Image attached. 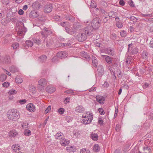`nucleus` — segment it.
Listing matches in <instances>:
<instances>
[{"label": "nucleus", "mask_w": 153, "mask_h": 153, "mask_svg": "<svg viewBox=\"0 0 153 153\" xmlns=\"http://www.w3.org/2000/svg\"><path fill=\"white\" fill-rule=\"evenodd\" d=\"M29 126V124L23 122L22 124V126L24 128H27Z\"/></svg>", "instance_id": "603ef678"}, {"label": "nucleus", "mask_w": 153, "mask_h": 153, "mask_svg": "<svg viewBox=\"0 0 153 153\" xmlns=\"http://www.w3.org/2000/svg\"><path fill=\"white\" fill-rule=\"evenodd\" d=\"M24 13V11L22 9H20L18 11V13L20 15H22Z\"/></svg>", "instance_id": "338daca9"}, {"label": "nucleus", "mask_w": 153, "mask_h": 153, "mask_svg": "<svg viewBox=\"0 0 153 153\" xmlns=\"http://www.w3.org/2000/svg\"><path fill=\"white\" fill-rule=\"evenodd\" d=\"M108 16L110 19L115 18L116 16V13L113 11H111L109 13Z\"/></svg>", "instance_id": "2f4dec72"}, {"label": "nucleus", "mask_w": 153, "mask_h": 153, "mask_svg": "<svg viewBox=\"0 0 153 153\" xmlns=\"http://www.w3.org/2000/svg\"><path fill=\"white\" fill-rule=\"evenodd\" d=\"M82 117L84 118L82 120L83 122L82 123L85 124L90 123L93 118L92 116L90 114H87L85 116L82 115Z\"/></svg>", "instance_id": "7ed1b4c3"}, {"label": "nucleus", "mask_w": 153, "mask_h": 153, "mask_svg": "<svg viewBox=\"0 0 153 153\" xmlns=\"http://www.w3.org/2000/svg\"><path fill=\"white\" fill-rule=\"evenodd\" d=\"M95 98L97 101L100 103L102 104L104 103L105 99L103 97L97 95L96 96Z\"/></svg>", "instance_id": "f8f14e48"}, {"label": "nucleus", "mask_w": 153, "mask_h": 153, "mask_svg": "<svg viewBox=\"0 0 153 153\" xmlns=\"http://www.w3.org/2000/svg\"><path fill=\"white\" fill-rule=\"evenodd\" d=\"M76 111L80 113H82L84 112L85 109L82 106L79 105L76 107Z\"/></svg>", "instance_id": "aec40b11"}, {"label": "nucleus", "mask_w": 153, "mask_h": 153, "mask_svg": "<svg viewBox=\"0 0 153 153\" xmlns=\"http://www.w3.org/2000/svg\"><path fill=\"white\" fill-rule=\"evenodd\" d=\"M148 119L149 120H152L153 119V114L151 113L148 117Z\"/></svg>", "instance_id": "774afa93"}, {"label": "nucleus", "mask_w": 153, "mask_h": 153, "mask_svg": "<svg viewBox=\"0 0 153 153\" xmlns=\"http://www.w3.org/2000/svg\"><path fill=\"white\" fill-rule=\"evenodd\" d=\"M58 56H57V55L56 56H54L53 58L51 60L52 62H57L58 61Z\"/></svg>", "instance_id": "8fccbe9b"}, {"label": "nucleus", "mask_w": 153, "mask_h": 153, "mask_svg": "<svg viewBox=\"0 0 153 153\" xmlns=\"http://www.w3.org/2000/svg\"><path fill=\"white\" fill-rule=\"evenodd\" d=\"M143 152H146L147 153L150 152V153H152L150 148L148 147L147 146L143 147Z\"/></svg>", "instance_id": "37998d69"}, {"label": "nucleus", "mask_w": 153, "mask_h": 153, "mask_svg": "<svg viewBox=\"0 0 153 153\" xmlns=\"http://www.w3.org/2000/svg\"><path fill=\"white\" fill-rule=\"evenodd\" d=\"M120 35L122 37H125L126 35V32L125 30H122L120 32Z\"/></svg>", "instance_id": "3c124183"}, {"label": "nucleus", "mask_w": 153, "mask_h": 153, "mask_svg": "<svg viewBox=\"0 0 153 153\" xmlns=\"http://www.w3.org/2000/svg\"><path fill=\"white\" fill-rule=\"evenodd\" d=\"M26 44L28 47H31L33 45V42L30 40H27L26 41Z\"/></svg>", "instance_id": "a18cd8bd"}, {"label": "nucleus", "mask_w": 153, "mask_h": 153, "mask_svg": "<svg viewBox=\"0 0 153 153\" xmlns=\"http://www.w3.org/2000/svg\"><path fill=\"white\" fill-rule=\"evenodd\" d=\"M39 15L38 14L37 11L36 10H33L31 11L29 15L30 18H34L37 17Z\"/></svg>", "instance_id": "f3484780"}, {"label": "nucleus", "mask_w": 153, "mask_h": 153, "mask_svg": "<svg viewBox=\"0 0 153 153\" xmlns=\"http://www.w3.org/2000/svg\"><path fill=\"white\" fill-rule=\"evenodd\" d=\"M7 78L6 75L4 74H2L0 75V81L1 82L4 81Z\"/></svg>", "instance_id": "4c0bfd02"}, {"label": "nucleus", "mask_w": 153, "mask_h": 153, "mask_svg": "<svg viewBox=\"0 0 153 153\" xmlns=\"http://www.w3.org/2000/svg\"><path fill=\"white\" fill-rule=\"evenodd\" d=\"M51 110V106L50 105L45 110V114H47L48 112L49 111Z\"/></svg>", "instance_id": "e2e57ef3"}, {"label": "nucleus", "mask_w": 153, "mask_h": 153, "mask_svg": "<svg viewBox=\"0 0 153 153\" xmlns=\"http://www.w3.org/2000/svg\"><path fill=\"white\" fill-rule=\"evenodd\" d=\"M108 53L110 55H113L114 54V51L113 48H109L107 50Z\"/></svg>", "instance_id": "f704fd0d"}, {"label": "nucleus", "mask_w": 153, "mask_h": 153, "mask_svg": "<svg viewBox=\"0 0 153 153\" xmlns=\"http://www.w3.org/2000/svg\"><path fill=\"white\" fill-rule=\"evenodd\" d=\"M12 149L14 152H17L20 149V146L18 145L15 144L12 146Z\"/></svg>", "instance_id": "c85d7f7f"}, {"label": "nucleus", "mask_w": 153, "mask_h": 153, "mask_svg": "<svg viewBox=\"0 0 153 153\" xmlns=\"http://www.w3.org/2000/svg\"><path fill=\"white\" fill-rule=\"evenodd\" d=\"M142 56L143 59L146 60L148 57V53L147 52L143 51L142 54Z\"/></svg>", "instance_id": "72a5a7b5"}, {"label": "nucleus", "mask_w": 153, "mask_h": 153, "mask_svg": "<svg viewBox=\"0 0 153 153\" xmlns=\"http://www.w3.org/2000/svg\"><path fill=\"white\" fill-rule=\"evenodd\" d=\"M66 149L68 152H74L76 151V149L73 146H70L66 147Z\"/></svg>", "instance_id": "cd10ccee"}, {"label": "nucleus", "mask_w": 153, "mask_h": 153, "mask_svg": "<svg viewBox=\"0 0 153 153\" xmlns=\"http://www.w3.org/2000/svg\"><path fill=\"white\" fill-rule=\"evenodd\" d=\"M91 138L94 141H97L98 139V136L96 134L92 133L90 135Z\"/></svg>", "instance_id": "7c9ffc66"}, {"label": "nucleus", "mask_w": 153, "mask_h": 153, "mask_svg": "<svg viewBox=\"0 0 153 153\" xmlns=\"http://www.w3.org/2000/svg\"><path fill=\"white\" fill-rule=\"evenodd\" d=\"M69 141L65 138H62V139L60 140V143L62 146H65L68 145L69 143Z\"/></svg>", "instance_id": "a211bd4d"}, {"label": "nucleus", "mask_w": 153, "mask_h": 153, "mask_svg": "<svg viewBox=\"0 0 153 153\" xmlns=\"http://www.w3.org/2000/svg\"><path fill=\"white\" fill-rule=\"evenodd\" d=\"M27 109L31 112H33L35 110V108L33 104L32 103L27 104L26 106Z\"/></svg>", "instance_id": "dca6fc26"}, {"label": "nucleus", "mask_w": 153, "mask_h": 153, "mask_svg": "<svg viewBox=\"0 0 153 153\" xmlns=\"http://www.w3.org/2000/svg\"><path fill=\"white\" fill-rule=\"evenodd\" d=\"M10 85V83L8 82H5L2 84V86L3 87H7L9 86Z\"/></svg>", "instance_id": "4d7b16f0"}, {"label": "nucleus", "mask_w": 153, "mask_h": 153, "mask_svg": "<svg viewBox=\"0 0 153 153\" xmlns=\"http://www.w3.org/2000/svg\"><path fill=\"white\" fill-rule=\"evenodd\" d=\"M117 73V76L119 78H120L121 77V73L120 70H117L116 71Z\"/></svg>", "instance_id": "bf43d9fd"}, {"label": "nucleus", "mask_w": 153, "mask_h": 153, "mask_svg": "<svg viewBox=\"0 0 153 153\" xmlns=\"http://www.w3.org/2000/svg\"><path fill=\"white\" fill-rule=\"evenodd\" d=\"M65 18L66 20H69L71 22H74V18L71 16H66Z\"/></svg>", "instance_id": "58836bf2"}, {"label": "nucleus", "mask_w": 153, "mask_h": 153, "mask_svg": "<svg viewBox=\"0 0 153 153\" xmlns=\"http://www.w3.org/2000/svg\"><path fill=\"white\" fill-rule=\"evenodd\" d=\"M63 136V134L61 132H58L56 134L55 136V138L56 139H59V140H61L63 137H62Z\"/></svg>", "instance_id": "5701e85b"}, {"label": "nucleus", "mask_w": 153, "mask_h": 153, "mask_svg": "<svg viewBox=\"0 0 153 153\" xmlns=\"http://www.w3.org/2000/svg\"><path fill=\"white\" fill-rule=\"evenodd\" d=\"M94 29L91 26H88L85 27L83 30L84 32L86 35L90 36L93 33V29Z\"/></svg>", "instance_id": "423d86ee"}, {"label": "nucleus", "mask_w": 153, "mask_h": 153, "mask_svg": "<svg viewBox=\"0 0 153 153\" xmlns=\"http://www.w3.org/2000/svg\"><path fill=\"white\" fill-rule=\"evenodd\" d=\"M2 2L4 4L7 5L9 2L8 0H2Z\"/></svg>", "instance_id": "052dcab7"}, {"label": "nucleus", "mask_w": 153, "mask_h": 153, "mask_svg": "<svg viewBox=\"0 0 153 153\" xmlns=\"http://www.w3.org/2000/svg\"><path fill=\"white\" fill-rule=\"evenodd\" d=\"M65 111V110L63 108H60L57 111V112L58 113L60 114H63Z\"/></svg>", "instance_id": "09e8293b"}, {"label": "nucleus", "mask_w": 153, "mask_h": 153, "mask_svg": "<svg viewBox=\"0 0 153 153\" xmlns=\"http://www.w3.org/2000/svg\"><path fill=\"white\" fill-rule=\"evenodd\" d=\"M7 19L9 21H11L13 22H16V19L14 17H12V16L11 15L7 14Z\"/></svg>", "instance_id": "b1692460"}, {"label": "nucleus", "mask_w": 153, "mask_h": 153, "mask_svg": "<svg viewBox=\"0 0 153 153\" xmlns=\"http://www.w3.org/2000/svg\"><path fill=\"white\" fill-rule=\"evenodd\" d=\"M24 134L26 136H29L31 135V132L29 130L26 129L24 131Z\"/></svg>", "instance_id": "c03bdc74"}, {"label": "nucleus", "mask_w": 153, "mask_h": 153, "mask_svg": "<svg viewBox=\"0 0 153 153\" xmlns=\"http://www.w3.org/2000/svg\"><path fill=\"white\" fill-rule=\"evenodd\" d=\"M65 30L67 33L71 35L74 34L76 32L73 27H71V29L66 27Z\"/></svg>", "instance_id": "4468645a"}, {"label": "nucleus", "mask_w": 153, "mask_h": 153, "mask_svg": "<svg viewBox=\"0 0 153 153\" xmlns=\"http://www.w3.org/2000/svg\"><path fill=\"white\" fill-rule=\"evenodd\" d=\"M97 71L102 74L104 71V69L103 66L101 65H99L97 68Z\"/></svg>", "instance_id": "473e14b6"}, {"label": "nucleus", "mask_w": 153, "mask_h": 153, "mask_svg": "<svg viewBox=\"0 0 153 153\" xmlns=\"http://www.w3.org/2000/svg\"><path fill=\"white\" fill-rule=\"evenodd\" d=\"M65 93L67 94H72L74 93V91L71 89H69L65 91Z\"/></svg>", "instance_id": "0e129e2a"}, {"label": "nucleus", "mask_w": 153, "mask_h": 153, "mask_svg": "<svg viewBox=\"0 0 153 153\" xmlns=\"http://www.w3.org/2000/svg\"><path fill=\"white\" fill-rule=\"evenodd\" d=\"M102 56H105V61L108 64H111V63L113 61V58L109 56L102 55Z\"/></svg>", "instance_id": "412c9836"}, {"label": "nucleus", "mask_w": 153, "mask_h": 153, "mask_svg": "<svg viewBox=\"0 0 153 153\" xmlns=\"http://www.w3.org/2000/svg\"><path fill=\"white\" fill-rule=\"evenodd\" d=\"M76 39L79 42H83L87 39V36L84 32L82 33H79L77 36Z\"/></svg>", "instance_id": "1a4fd4ad"}, {"label": "nucleus", "mask_w": 153, "mask_h": 153, "mask_svg": "<svg viewBox=\"0 0 153 153\" xmlns=\"http://www.w3.org/2000/svg\"><path fill=\"white\" fill-rule=\"evenodd\" d=\"M18 134V132L15 130H11L8 133L9 136L12 137H15Z\"/></svg>", "instance_id": "6ab92c4d"}, {"label": "nucleus", "mask_w": 153, "mask_h": 153, "mask_svg": "<svg viewBox=\"0 0 153 153\" xmlns=\"http://www.w3.org/2000/svg\"><path fill=\"white\" fill-rule=\"evenodd\" d=\"M10 63V58L8 56H0V63L2 64H8Z\"/></svg>", "instance_id": "39448f33"}, {"label": "nucleus", "mask_w": 153, "mask_h": 153, "mask_svg": "<svg viewBox=\"0 0 153 153\" xmlns=\"http://www.w3.org/2000/svg\"><path fill=\"white\" fill-rule=\"evenodd\" d=\"M43 30L44 31H41L40 33L42 35L43 37H44V39H47V37L48 35L51 34L52 33V32L49 30L48 28L44 27Z\"/></svg>", "instance_id": "6e6552de"}, {"label": "nucleus", "mask_w": 153, "mask_h": 153, "mask_svg": "<svg viewBox=\"0 0 153 153\" xmlns=\"http://www.w3.org/2000/svg\"><path fill=\"white\" fill-rule=\"evenodd\" d=\"M39 85L42 86L41 88H39L41 91L43 89V87L46 86L47 84L48 81L45 78H42L40 79L38 81Z\"/></svg>", "instance_id": "0eeeda50"}, {"label": "nucleus", "mask_w": 153, "mask_h": 153, "mask_svg": "<svg viewBox=\"0 0 153 153\" xmlns=\"http://www.w3.org/2000/svg\"><path fill=\"white\" fill-rule=\"evenodd\" d=\"M56 90L55 87L49 85L46 88V90L48 93H52L55 92Z\"/></svg>", "instance_id": "2eb2a0df"}, {"label": "nucleus", "mask_w": 153, "mask_h": 153, "mask_svg": "<svg viewBox=\"0 0 153 153\" xmlns=\"http://www.w3.org/2000/svg\"><path fill=\"white\" fill-rule=\"evenodd\" d=\"M149 45L150 47L153 48V38L152 39Z\"/></svg>", "instance_id": "69168bd1"}, {"label": "nucleus", "mask_w": 153, "mask_h": 153, "mask_svg": "<svg viewBox=\"0 0 153 153\" xmlns=\"http://www.w3.org/2000/svg\"><path fill=\"white\" fill-rule=\"evenodd\" d=\"M110 37L113 40H114L116 39L117 35L115 33H112Z\"/></svg>", "instance_id": "6e6d98bb"}, {"label": "nucleus", "mask_w": 153, "mask_h": 153, "mask_svg": "<svg viewBox=\"0 0 153 153\" xmlns=\"http://www.w3.org/2000/svg\"><path fill=\"white\" fill-rule=\"evenodd\" d=\"M98 111L100 114L102 115L104 114L105 112L102 108H99L98 109Z\"/></svg>", "instance_id": "5fc2aeb1"}, {"label": "nucleus", "mask_w": 153, "mask_h": 153, "mask_svg": "<svg viewBox=\"0 0 153 153\" xmlns=\"http://www.w3.org/2000/svg\"><path fill=\"white\" fill-rule=\"evenodd\" d=\"M93 150L95 152H97L100 150V148L97 144H95L94 146Z\"/></svg>", "instance_id": "a19ab883"}, {"label": "nucleus", "mask_w": 153, "mask_h": 153, "mask_svg": "<svg viewBox=\"0 0 153 153\" xmlns=\"http://www.w3.org/2000/svg\"><path fill=\"white\" fill-rule=\"evenodd\" d=\"M17 91L15 90L14 89H12L10 90L8 92L9 94L13 95L16 94Z\"/></svg>", "instance_id": "864d4df0"}, {"label": "nucleus", "mask_w": 153, "mask_h": 153, "mask_svg": "<svg viewBox=\"0 0 153 153\" xmlns=\"http://www.w3.org/2000/svg\"><path fill=\"white\" fill-rule=\"evenodd\" d=\"M18 102L22 105L25 103L26 102V100L25 99L21 100H19Z\"/></svg>", "instance_id": "13d9d810"}, {"label": "nucleus", "mask_w": 153, "mask_h": 153, "mask_svg": "<svg viewBox=\"0 0 153 153\" xmlns=\"http://www.w3.org/2000/svg\"><path fill=\"white\" fill-rule=\"evenodd\" d=\"M43 40L44 43L45 42L46 46L48 47H50L54 44L53 41L51 39H44Z\"/></svg>", "instance_id": "9b49d317"}, {"label": "nucleus", "mask_w": 153, "mask_h": 153, "mask_svg": "<svg viewBox=\"0 0 153 153\" xmlns=\"http://www.w3.org/2000/svg\"><path fill=\"white\" fill-rule=\"evenodd\" d=\"M13 49H16L19 47V44L17 42H15L13 44L11 45Z\"/></svg>", "instance_id": "79ce46f5"}, {"label": "nucleus", "mask_w": 153, "mask_h": 153, "mask_svg": "<svg viewBox=\"0 0 153 153\" xmlns=\"http://www.w3.org/2000/svg\"><path fill=\"white\" fill-rule=\"evenodd\" d=\"M7 115L8 119L13 121L17 120L20 116L19 111L14 109L9 110L7 112Z\"/></svg>", "instance_id": "f257e3e1"}, {"label": "nucleus", "mask_w": 153, "mask_h": 153, "mask_svg": "<svg viewBox=\"0 0 153 153\" xmlns=\"http://www.w3.org/2000/svg\"><path fill=\"white\" fill-rule=\"evenodd\" d=\"M80 152L81 153H90V152L88 149L83 148L81 149Z\"/></svg>", "instance_id": "de8ad7c7"}, {"label": "nucleus", "mask_w": 153, "mask_h": 153, "mask_svg": "<svg viewBox=\"0 0 153 153\" xmlns=\"http://www.w3.org/2000/svg\"><path fill=\"white\" fill-rule=\"evenodd\" d=\"M74 29L76 31L78 29H79L81 26L79 22H76L74 23L73 27Z\"/></svg>", "instance_id": "a878e982"}, {"label": "nucleus", "mask_w": 153, "mask_h": 153, "mask_svg": "<svg viewBox=\"0 0 153 153\" xmlns=\"http://www.w3.org/2000/svg\"><path fill=\"white\" fill-rule=\"evenodd\" d=\"M15 81L16 82V83H21L22 82L23 80L21 78H20L19 76H17L15 79Z\"/></svg>", "instance_id": "ea45409f"}, {"label": "nucleus", "mask_w": 153, "mask_h": 153, "mask_svg": "<svg viewBox=\"0 0 153 153\" xmlns=\"http://www.w3.org/2000/svg\"><path fill=\"white\" fill-rule=\"evenodd\" d=\"M16 30L18 31V34L19 36H21L24 34L26 31V28L22 23H20V24H19L18 25H17Z\"/></svg>", "instance_id": "f03ea898"}, {"label": "nucleus", "mask_w": 153, "mask_h": 153, "mask_svg": "<svg viewBox=\"0 0 153 153\" xmlns=\"http://www.w3.org/2000/svg\"><path fill=\"white\" fill-rule=\"evenodd\" d=\"M81 54L82 56V57L85 58L87 60H89L91 58L90 56L87 54L86 52L84 51H82L81 53Z\"/></svg>", "instance_id": "393cba45"}, {"label": "nucleus", "mask_w": 153, "mask_h": 153, "mask_svg": "<svg viewBox=\"0 0 153 153\" xmlns=\"http://www.w3.org/2000/svg\"><path fill=\"white\" fill-rule=\"evenodd\" d=\"M11 39L10 37H6L3 41V44L4 45L8 44L11 42Z\"/></svg>", "instance_id": "4be33fe9"}, {"label": "nucleus", "mask_w": 153, "mask_h": 153, "mask_svg": "<svg viewBox=\"0 0 153 153\" xmlns=\"http://www.w3.org/2000/svg\"><path fill=\"white\" fill-rule=\"evenodd\" d=\"M47 59V56L45 55H42L39 57V60L41 63L45 62Z\"/></svg>", "instance_id": "bb28decb"}, {"label": "nucleus", "mask_w": 153, "mask_h": 153, "mask_svg": "<svg viewBox=\"0 0 153 153\" xmlns=\"http://www.w3.org/2000/svg\"><path fill=\"white\" fill-rule=\"evenodd\" d=\"M100 20L99 18H94L92 21L91 27L94 30L98 29L100 26Z\"/></svg>", "instance_id": "20e7f679"}, {"label": "nucleus", "mask_w": 153, "mask_h": 153, "mask_svg": "<svg viewBox=\"0 0 153 153\" xmlns=\"http://www.w3.org/2000/svg\"><path fill=\"white\" fill-rule=\"evenodd\" d=\"M52 6L51 4H47L45 6L44 8V12L45 13H49L52 10Z\"/></svg>", "instance_id": "9d476101"}, {"label": "nucleus", "mask_w": 153, "mask_h": 153, "mask_svg": "<svg viewBox=\"0 0 153 153\" xmlns=\"http://www.w3.org/2000/svg\"><path fill=\"white\" fill-rule=\"evenodd\" d=\"M92 60L93 65L95 67H96L98 65L97 61V58L93 56L92 57Z\"/></svg>", "instance_id": "c756f323"}, {"label": "nucleus", "mask_w": 153, "mask_h": 153, "mask_svg": "<svg viewBox=\"0 0 153 153\" xmlns=\"http://www.w3.org/2000/svg\"><path fill=\"white\" fill-rule=\"evenodd\" d=\"M33 43L39 45L41 42V40L40 39L34 38L32 39Z\"/></svg>", "instance_id": "e433bc0d"}, {"label": "nucleus", "mask_w": 153, "mask_h": 153, "mask_svg": "<svg viewBox=\"0 0 153 153\" xmlns=\"http://www.w3.org/2000/svg\"><path fill=\"white\" fill-rule=\"evenodd\" d=\"M57 56L59 58L62 59L66 57L67 54L66 52L61 51L58 52L57 54Z\"/></svg>", "instance_id": "ddd939ff"}, {"label": "nucleus", "mask_w": 153, "mask_h": 153, "mask_svg": "<svg viewBox=\"0 0 153 153\" xmlns=\"http://www.w3.org/2000/svg\"><path fill=\"white\" fill-rule=\"evenodd\" d=\"M9 70L12 73H15L18 71L17 68L14 66L10 67L9 68Z\"/></svg>", "instance_id": "c9c22d12"}, {"label": "nucleus", "mask_w": 153, "mask_h": 153, "mask_svg": "<svg viewBox=\"0 0 153 153\" xmlns=\"http://www.w3.org/2000/svg\"><path fill=\"white\" fill-rule=\"evenodd\" d=\"M120 126L119 124H117L116 125L115 129L117 131H119L120 130Z\"/></svg>", "instance_id": "680f3d73"}, {"label": "nucleus", "mask_w": 153, "mask_h": 153, "mask_svg": "<svg viewBox=\"0 0 153 153\" xmlns=\"http://www.w3.org/2000/svg\"><path fill=\"white\" fill-rule=\"evenodd\" d=\"M116 25L117 27L119 28H121L123 26L122 22L119 21H117V20H116Z\"/></svg>", "instance_id": "49530a36"}]
</instances>
